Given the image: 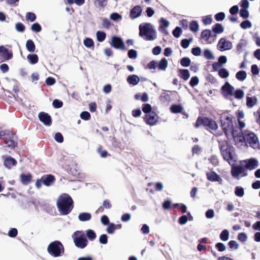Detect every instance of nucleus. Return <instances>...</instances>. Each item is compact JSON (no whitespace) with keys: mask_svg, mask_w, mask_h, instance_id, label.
<instances>
[{"mask_svg":"<svg viewBox=\"0 0 260 260\" xmlns=\"http://www.w3.org/2000/svg\"><path fill=\"white\" fill-rule=\"evenodd\" d=\"M205 127H208L212 129L216 130L217 127V124L216 122L212 119H209L208 118H205Z\"/></svg>","mask_w":260,"mask_h":260,"instance_id":"obj_23","label":"nucleus"},{"mask_svg":"<svg viewBox=\"0 0 260 260\" xmlns=\"http://www.w3.org/2000/svg\"><path fill=\"white\" fill-rule=\"evenodd\" d=\"M222 93L225 98L230 100H233L234 95V87L231 86L228 82H226L222 86Z\"/></svg>","mask_w":260,"mask_h":260,"instance_id":"obj_8","label":"nucleus"},{"mask_svg":"<svg viewBox=\"0 0 260 260\" xmlns=\"http://www.w3.org/2000/svg\"><path fill=\"white\" fill-rule=\"evenodd\" d=\"M86 236L88 238V239L91 241H93L96 238V234L95 232L93 230L90 229L86 231Z\"/></svg>","mask_w":260,"mask_h":260,"instance_id":"obj_45","label":"nucleus"},{"mask_svg":"<svg viewBox=\"0 0 260 260\" xmlns=\"http://www.w3.org/2000/svg\"><path fill=\"white\" fill-rule=\"evenodd\" d=\"M240 16L243 18H247L249 16V13L247 9H242L240 11Z\"/></svg>","mask_w":260,"mask_h":260,"instance_id":"obj_62","label":"nucleus"},{"mask_svg":"<svg viewBox=\"0 0 260 260\" xmlns=\"http://www.w3.org/2000/svg\"><path fill=\"white\" fill-rule=\"evenodd\" d=\"M204 56L207 59H212L214 58L213 54L211 50L206 49L204 51Z\"/></svg>","mask_w":260,"mask_h":260,"instance_id":"obj_40","label":"nucleus"},{"mask_svg":"<svg viewBox=\"0 0 260 260\" xmlns=\"http://www.w3.org/2000/svg\"><path fill=\"white\" fill-rule=\"evenodd\" d=\"M160 100L164 102L169 101L170 100V97L167 93L164 92L161 94Z\"/></svg>","mask_w":260,"mask_h":260,"instance_id":"obj_55","label":"nucleus"},{"mask_svg":"<svg viewBox=\"0 0 260 260\" xmlns=\"http://www.w3.org/2000/svg\"><path fill=\"white\" fill-rule=\"evenodd\" d=\"M240 134L241 131L237 134L234 131L233 132V136L236 143L237 142H242L244 140H246L249 144L250 146L254 149L259 147L258 138L253 133H246L244 136Z\"/></svg>","mask_w":260,"mask_h":260,"instance_id":"obj_2","label":"nucleus"},{"mask_svg":"<svg viewBox=\"0 0 260 260\" xmlns=\"http://www.w3.org/2000/svg\"><path fill=\"white\" fill-rule=\"evenodd\" d=\"M4 143L6 144L7 147L10 148L11 149H14L16 146L14 141L12 138L10 137L9 135L8 136V138H5Z\"/></svg>","mask_w":260,"mask_h":260,"instance_id":"obj_25","label":"nucleus"},{"mask_svg":"<svg viewBox=\"0 0 260 260\" xmlns=\"http://www.w3.org/2000/svg\"><path fill=\"white\" fill-rule=\"evenodd\" d=\"M224 28L222 25L217 23L213 27V31L217 34H220L223 31Z\"/></svg>","mask_w":260,"mask_h":260,"instance_id":"obj_36","label":"nucleus"},{"mask_svg":"<svg viewBox=\"0 0 260 260\" xmlns=\"http://www.w3.org/2000/svg\"><path fill=\"white\" fill-rule=\"evenodd\" d=\"M229 232L227 230H223L220 235V238L222 241H226L229 239Z\"/></svg>","mask_w":260,"mask_h":260,"instance_id":"obj_37","label":"nucleus"},{"mask_svg":"<svg viewBox=\"0 0 260 260\" xmlns=\"http://www.w3.org/2000/svg\"><path fill=\"white\" fill-rule=\"evenodd\" d=\"M106 37V34L105 32L98 31L96 32V38L99 42H102L105 40Z\"/></svg>","mask_w":260,"mask_h":260,"instance_id":"obj_35","label":"nucleus"},{"mask_svg":"<svg viewBox=\"0 0 260 260\" xmlns=\"http://www.w3.org/2000/svg\"><path fill=\"white\" fill-rule=\"evenodd\" d=\"M142 9L141 6H136L130 11V17L132 19H135L138 17L141 14Z\"/></svg>","mask_w":260,"mask_h":260,"instance_id":"obj_19","label":"nucleus"},{"mask_svg":"<svg viewBox=\"0 0 260 260\" xmlns=\"http://www.w3.org/2000/svg\"><path fill=\"white\" fill-rule=\"evenodd\" d=\"M79 219L82 221L89 220L91 218V215L89 213L83 212L79 215Z\"/></svg>","mask_w":260,"mask_h":260,"instance_id":"obj_30","label":"nucleus"},{"mask_svg":"<svg viewBox=\"0 0 260 260\" xmlns=\"http://www.w3.org/2000/svg\"><path fill=\"white\" fill-rule=\"evenodd\" d=\"M0 56L2 57L4 60H8L12 58L13 53L11 52H10L9 50L5 48L4 46H1Z\"/></svg>","mask_w":260,"mask_h":260,"instance_id":"obj_15","label":"nucleus"},{"mask_svg":"<svg viewBox=\"0 0 260 260\" xmlns=\"http://www.w3.org/2000/svg\"><path fill=\"white\" fill-rule=\"evenodd\" d=\"M191 53L194 56H200L201 54V49L199 47L193 48L191 49Z\"/></svg>","mask_w":260,"mask_h":260,"instance_id":"obj_58","label":"nucleus"},{"mask_svg":"<svg viewBox=\"0 0 260 260\" xmlns=\"http://www.w3.org/2000/svg\"><path fill=\"white\" fill-rule=\"evenodd\" d=\"M211 31L210 30L206 29L202 31L201 36L204 40L207 41L211 36Z\"/></svg>","mask_w":260,"mask_h":260,"instance_id":"obj_47","label":"nucleus"},{"mask_svg":"<svg viewBox=\"0 0 260 260\" xmlns=\"http://www.w3.org/2000/svg\"><path fill=\"white\" fill-rule=\"evenodd\" d=\"M180 75L185 81L187 80L190 77V74L188 70H180Z\"/></svg>","mask_w":260,"mask_h":260,"instance_id":"obj_33","label":"nucleus"},{"mask_svg":"<svg viewBox=\"0 0 260 260\" xmlns=\"http://www.w3.org/2000/svg\"><path fill=\"white\" fill-rule=\"evenodd\" d=\"M192 42V39L189 38V39H183L181 42V46L186 49L188 47L189 44Z\"/></svg>","mask_w":260,"mask_h":260,"instance_id":"obj_41","label":"nucleus"},{"mask_svg":"<svg viewBox=\"0 0 260 260\" xmlns=\"http://www.w3.org/2000/svg\"><path fill=\"white\" fill-rule=\"evenodd\" d=\"M41 177L43 184L47 186H51L55 181V177L51 174L44 175Z\"/></svg>","mask_w":260,"mask_h":260,"instance_id":"obj_16","label":"nucleus"},{"mask_svg":"<svg viewBox=\"0 0 260 260\" xmlns=\"http://www.w3.org/2000/svg\"><path fill=\"white\" fill-rule=\"evenodd\" d=\"M98 151L102 157H106L108 155L107 151L106 150H103L102 146H100L98 148Z\"/></svg>","mask_w":260,"mask_h":260,"instance_id":"obj_61","label":"nucleus"},{"mask_svg":"<svg viewBox=\"0 0 260 260\" xmlns=\"http://www.w3.org/2000/svg\"><path fill=\"white\" fill-rule=\"evenodd\" d=\"M84 45L87 48H91L92 49L94 48V42L91 38H86L83 41Z\"/></svg>","mask_w":260,"mask_h":260,"instance_id":"obj_32","label":"nucleus"},{"mask_svg":"<svg viewBox=\"0 0 260 260\" xmlns=\"http://www.w3.org/2000/svg\"><path fill=\"white\" fill-rule=\"evenodd\" d=\"M111 45L116 49H125L124 42L122 39L116 36L112 38Z\"/></svg>","mask_w":260,"mask_h":260,"instance_id":"obj_11","label":"nucleus"},{"mask_svg":"<svg viewBox=\"0 0 260 260\" xmlns=\"http://www.w3.org/2000/svg\"><path fill=\"white\" fill-rule=\"evenodd\" d=\"M27 58L29 63L32 64L37 63L39 61V57L36 54H28Z\"/></svg>","mask_w":260,"mask_h":260,"instance_id":"obj_28","label":"nucleus"},{"mask_svg":"<svg viewBox=\"0 0 260 260\" xmlns=\"http://www.w3.org/2000/svg\"><path fill=\"white\" fill-rule=\"evenodd\" d=\"M168 66V61L165 58L160 60L159 63L157 64V67L159 70H165Z\"/></svg>","mask_w":260,"mask_h":260,"instance_id":"obj_31","label":"nucleus"},{"mask_svg":"<svg viewBox=\"0 0 260 260\" xmlns=\"http://www.w3.org/2000/svg\"><path fill=\"white\" fill-rule=\"evenodd\" d=\"M142 111L146 113V114L151 113L152 112L151 106L149 104H143L142 106Z\"/></svg>","mask_w":260,"mask_h":260,"instance_id":"obj_39","label":"nucleus"},{"mask_svg":"<svg viewBox=\"0 0 260 260\" xmlns=\"http://www.w3.org/2000/svg\"><path fill=\"white\" fill-rule=\"evenodd\" d=\"M235 194L239 197H242L244 194V189L242 187L237 186L235 190Z\"/></svg>","mask_w":260,"mask_h":260,"instance_id":"obj_42","label":"nucleus"},{"mask_svg":"<svg viewBox=\"0 0 260 260\" xmlns=\"http://www.w3.org/2000/svg\"><path fill=\"white\" fill-rule=\"evenodd\" d=\"M137 55V51L134 49H131L128 52V56L130 58H135Z\"/></svg>","mask_w":260,"mask_h":260,"instance_id":"obj_63","label":"nucleus"},{"mask_svg":"<svg viewBox=\"0 0 260 260\" xmlns=\"http://www.w3.org/2000/svg\"><path fill=\"white\" fill-rule=\"evenodd\" d=\"M231 174L232 176L237 179L247 175L246 168L242 165L232 166L231 168Z\"/></svg>","mask_w":260,"mask_h":260,"instance_id":"obj_7","label":"nucleus"},{"mask_svg":"<svg viewBox=\"0 0 260 260\" xmlns=\"http://www.w3.org/2000/svg\"><path fill=\"white\" fill-rule=\"evenodd\" d=\"M32 175L30 173L21 174L20 175L21 182L25 185L29 184L32 180Z\"/></svg>","mask_w":260,"mask_h":260,"instance_id":"obj_21","label":"nucleus"},{"mask_svg":"<svg viewBox=\"0 0 260 260\" xmlns=\"http://www.w3.org/2000/svg\"><path fill=\"white\" fill-rule=\"evenodd\" d=\"M31 29L35 32H40L42 30L41 26L38 22L32 24Z\"/></svg>","mask_w":260,"mask_h":260,"instance_id":"obj_49","label":"nucleus"},{"mask_svg":"<svg viewBox=\"0 0 260 260\" xmlns=\"http://www.w3.org/2000/svg\"><path fill=\"white\" fill-rule=\"evenodd\" d=\"M140 81L139 77L136 75H131L127 78V82L130 85H136Z\"/></svg>","mask_w":260,"mask_h":260,"instance_id":"obj_24","label":"nucleus"},{"mask_svg":"<svg viewBox=\"0 0 260 260\" xmlns=\"http://www.w3.org/2000/svg\"><path fill=\"white\" fill-rule=\"evenodd\" d=\"M112 204L109 200H105L103 203L102 206H100L96 211V213H102L104 209H110L112 208Z\"/></svg>","mask_w":260,"mask_h":260,"instance_id":"obj_22","label":"nucleus"},{"mask_svg":"<svg viewBox=\"0 0 260 260\" xmlns=\"http://www.w3.org/2000/svg\"><path fill=\"white\" fill-rule=\"evenodd\" d=\"M17 163L15 159L9 156L5 158L4 164L7 168L10 169L12 167L16 166Z\"/></svg>","mask_w":260,"mask_h":260,"instance_id":"obj_20","label":"nucleus"},{"mask_svg":"<svg viewBox=\"0 0 260 260\" xmlns=\"http://www.w3.org/2000/svg\"><path fill=\"white\" fill-rule=\"evenodd\" d=\"M57 207L61 215L69 214L74 208V202L72 198L67 193L61 194L57 200Z\"/></svg>","mask_w":260,"mask_h":260,"instance_id":"obj_1","label":"nucleus"},{"mask_svg":"<svg viewBox=\"0 0 260 260\" xmlns=\"http://www.w3.org/2000/svg\"><path fill=\"white\" fill-rule=\"evenodd\" d=\"M114 224L113 223H110L107 228V231L108 234H113L115 231Z\"/></svg>","mask_w":260,"mask_h":260,"instance_id":"obj_64","label":"nucleus"},{"mask_svg":"<svg viewBox=\"0 0 260 260\" xmlns=\"http://www.w3.org/2000/svg\"><path fill=\"white\" fill-rule=\"evenodd\" d=\"M242 162L245 163V168L250 170H252L256 168L258 166V160L253 158L245 159Z\"/></svg>","mask_w":260,"mask_h":260,"instance_id":"obj_12","label":"nucleus"},{"mask_svg":"<svg viewBox=\"0 0 260 260\" xmlns=\"http://www.w3.org/2000/svg\"><path fill=\"white\" fill-rule=\"evenodd\" d=\"M54 139L56 141L59 143H62L63 141V137L62 134L60 133H57L55 134Z\"/></svg>","mask_w":260,"mask_h":260,"instance_id":"obj_57","label":"nucleus"},{"mask_svg":"<svg viewBox=\"0 0 260 260\" xmlns=\"http://www.w3.org/2000/svg\"><path fill=\"white\" fill-rule=\"evenodd\" d=\"M218 75L222 78H226L229 77V73L226 69L222 68L218 70Z\"/></svg>","mask_w":260,"mask_h":260,"instance_id":"obj_38","label":"nucleus"},{"mask_svg":"<svg viewBox=\"0 0 260 260\" xmlns=\"http://www.w3.org/2000/svg\"><path fill=\"white\" fill-rule=\"evenodd\" d=\"M144 120L145 122L150 125L155 124L158 121V116L155 112H152L149 114H146Z\"/></svg>","mask_w":260,"mask_h":260,"instance_id":"obj_10","label":"nucleus"},{"mask_svg":"<svg viewBox=\"0 0 260 260\" xmlns=\"http://www.w3.org/2000/svg\"><path fill=\"white\" fill-rule=\"evenodd\" d=\"M251 26V23L249 20L244 21L240 24V26L243 29L249 28Z\"/></svg>","mask_w":260,"mask_h":260,"instance_id":"obj_52","label":"nucleus"},{"mask_svg":"<svg viewBox=\"0 0 260 260\" xmlns=\"http://www.w3.org/2000/svg\"><path fill=\"white\" fill-rule=\"evenodd\" d=\"M17 230L15 228H12L9 231L8 235L10 237L14 238L17 236Z\"/></svg>","mask_w":260,"mask_h":260,"instance_id":"obj_60","label":"nucleus"},{"mask_svg":"<svg viewBox=\"0 0 260 260\" xmlns=\"http://www.w3.org/2000/svg\"><path fill=\"white\" fill-rule=\"evenodd\" d=\"M205 117L202 118V117H200L198 118V119L196 121V124H195V127L196 128H198L202 125L205 126Z\"/></svg>","mask_w":260,"mask_h":260,"instance_id":"obj_44","label":"nucleus"},{"mask_svg":"<svg viewBox=\"0 0 260 260\" xmlns=\"http://www.w3.org/2000/svg\"><path fill=\"white\" fill-rule=\"evenodd\" d=\"M199 81V78L197 76L193 77L190 81V85L192 87H194L198 84Z\"/></svg>","mask_w":260,"mask_h":260,"instance_id":"obj_59","label":"nucleus"},{"mask_svg":"<svg viewBox=\"0 0 260 260\" xmlns=\"http://www.w3.org/2000/svg\"><path fill=\"white\" fill-rule=\"evenodd\" d=\"M47 251L52 256L59 257L64 253V246L59 241H55L49 244Z\"/></svg>","mask_w":260,"mask_h":260,"instance_id":"obj_5","label":"nucleus"},{"mask_svg":"<svg viewBox=\"0 0 260 260\" xmlns=\"http://www.w3.org/2000/svg\"><path fill=\"white\" fill-rule=\"evenodd\" d=\"M221 123L222 129L225 133L232 129L233 123L230 117L228 116L224 119L221 120Z\"/></svg>","mask_w":260,"mask_h":260,"instance_id":"obj_13","label":"nucleus"},{"mask_svg":"<svg viewBox=\"0 0 260 260\" xmlns=\"http://www.w3.org/2000/svg\"><path fill=\"white\" fill-rule=\"evenodd\" d=\"M25 26L22 23L18 22L16 24V29L19 32H23L25 30Z\"/></svg>","mask_w":260,"mask_h":260,"instance_id":"obj_56","label":"nucleus"},{"mask_svg":"<svg viewBox=\"0 0 260 260\" xmlns=\"http://www.w3.org/2000/svg\"><path fill=\"white\" fill-rule=\"evenodd\" d=\"M233 47L232 43L224 38H221L217 45V48L220 51L229 50Z\"/></svg>","mask_w":260,"mask_h":260,"instance_id":"obj_9","label":"nucleus"},{"mask_svg":"<svg viewBox=\"0 0 260 260\" xmlns=\"http://www.w3.org/2000/svg\"><path fill=\"white\" fill-rule=\"evenodd\" d=\"M181 64L184 67H188L190 64V59L188 57H183L180 60Z\"/></svg>","mask_w":260,"mask_h":260,"instance_id":"obj_46","label":"nucleus"},{"mask_svg":"<svg viewBox=\"0 0 260 260\" xmlns=\"http://www.w3.org/2000/svg\"><path fill=\"white\" fill-rule=\"evenodd\" d=\"M102 24L104 28L108 29L110 27L111 23L107 18H105L103 19Z\"/></svg>","mask_w":260,"mask_h":260,"instance_id":"obj_54","label":"nucleus"},{"mask_svg":"<svg viewBox=\"0 0 260 260\" xmlns=\"http://www.w3.org/2000/svg\"><path fill=\"white\" fill-rule=\"evenodd\" d=\"M247 75L245 71H240L236 74V77L240 81H244L246 78Z\"/></svg>","mask_w":260,"mask_h":260,"instance_id":"obj_34","label":"nucleus"},{"mask_svg":"<svg viewBox=\"0 0 260 260\" xmlns=\"http://www.w3.org/2000/svg\"><path fill=\"white\" fill-rule=\"evenodd\" d=\"M36 15L35 13L32 12H28L26 14V19L27 20H30L31 22L35 21L36 19Z\"/></svg>","mask_w":260,"mask_h":260,"instance_id":"obj_48","label":"nucleus"},{"mask_svg":"<svg viewBox=\"0 0 260 260\" xmlns=\"http://www.w3.org/2000/svg\"><path fill=\"white\" fill-rule=\"evenodd\" d=\"M193 220V217L190 213H188L187 215H183L180 217V224H184L187 220L191 221Z\"/></svg>","mask_w":260,"mask_h":260,"instance_id":"obj_29","label":"nucleus"},{"mask_svg":"<svg viewBox=\"0 0 260 260\" xmlns=\"http://www.w3.org/2000/svg\"><path fill=\"white\" fill-rule=\"evenodd\" d=\"M190 29L194 32H196L199 29V25L197 21H193L190 24Z\"/></svg>","mask_w":260,"mask_h":260,"instance_id":"obj_51","label":"nucleus"},{"mask_svg":"<svg viewBox=\"0 0 260 260\" xmlns=\"http://www.w3.org/2000/svg\"><path fill=\"white\" fill-rule=\"evenodd\" d=\"M52 105L55 108H60L62 107L63 103L59 100L55 99L53 101Z\"/></svg>","mask_w":260,"mask_h":260,"instance_id":"obj_53","label":"nucleus"},{"mask_svg":"<svg viewBox=\"0 0 260 260\" xmlns=\"http://www.w3.org/2000/svg\"><path fill=\"white\" fill-rule=\"evenodd\" d=\"M39 118L46 125L50 126L52 123L51 116L44 112H41L39 114Z\"/></svg>","mask_w":260,"mask_h":260,"instance_id":"obj_14","label":"nucleus"},{"mask_svg":"<svg viewBox=\"0 0 260 260\" xmlns=\"http://www.w3.org/2000/svg\"><path fill=\"white\" fill-rule=\"evenodd\" d=\"M74 242L76 247L83 249L87 245L88 241L82 231H76L74 233Z\"/></svg>","mask_w":260,"mask_h":260,"instance_id":"obj_6","label":"nucleus"},{"mask_svg":"<svg viewBox=\"0 0 260 260\" xmlns=\"http://www.w3.org/2000/svg\"><path fill=\"white\" fill-rule=\"evenodd\" d=\"M244 92L241 89H237L236 91H234V95L236 99H241L244 97Z\"/></svg>","mask_w":260,"mask_h":260,"instance_id":"obj_43","label":"nucleus"},{"mask_svg":"<svg viewBox=\"0 0 260 260\" xmlns=\"http://www.w3.org/2000/svg\"><path fill=\"white\" fill-rule=\"evenodd\" d=\"M80 117L84 120H88L90 119L91 116L88 112L83 111L80 114Z\"/></svg>","mask_w":260,"mask_h":260,"instance_id":"obj_50","label":"nucleus"},{"mask_svg":"<svg viewBox=\"0 0 260 260\" xmlns=\"http://www.w3.org/2000/svg\"><path fill=\"white\" fill-rule=\"evenodd\" d=\"M139 36L146 41H153L156 38V32L153 25L150 23L140 24Z\"/></svg>","mask_w":260,"mask_h":260,"instance_id":"obj_3","label":"nucleus"},{"mask_svg":"<svg viewBox=\"0 0 260 260\" xmlns=\"http://www.w3.org/2000/svg\"><path fill=\"white\" fill-rule=\"evenodd\" d=\"M160 24L158 28L159 31L161 32L164 35H168L169 33L166 28L169 25V22L162 18L160 20Z\"/></svg>","mask_w":260,"mask_h":260,"instance_id":"obj_18","label":"nucleus"},{"mask_svg":"<svg viewBox=\"0 0 260 260\" xmlns=\"http://www.w3.org/2000/svg\"><path fill=\"white\" fill-rule=\"evenodd\" d=\"M207 179L212 182H218L220 184H222V178L214 172H209L207 173Z\"/></svg>","mask_w":260,"mask_h":260,"instance_id":"obj_17","label":"nucleus"},{"mask_svg":"<svg viewBox=\"0 0 260 260\" xmlns=\"http://www.w3.org/2000/svg\"><path fill=\"white\" fill-rule=\"evenodd\" d=\"M256 102L257 99L255 96L246 97V105L248 107H252L256 104Z\"/></svg>","mask_w":260,"mask_h":260,"instance_id":"obj_26","label":"nucleus"},{"mask_svg":"<svg viewBox=\"0 0 260 260\" xmlns=\"http://www.w3.org/2000/svg\"><path fill=\"white\" fill-rule=\"evenodd\" d=\"M221 153L224 160L230 164V161L234 159V147L229 145L225 141L218 140Z\"/></svg>","mask_w":260,"mask_h":260,"instance_id":"obj_4","label":"nucleus"},{"mask_svg":"<svg viewBox=\"0 0 260 260\" xmlns=\"http://www.w3.org/2000/svg\"><path fill=\"white\" fill-rule=\"evenodd\" d=\"M26 48L29 52H33L35 51L36 46L32 40H28L26 41Z\"/></svg>","mask_w":260,"mask_h":260,"instance_id":"obj_27","label":"nucleus"}]
</instances>
